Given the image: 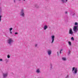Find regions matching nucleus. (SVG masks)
Returning a JSON list of instances; mask_svg holds the SVG:
<instances>
[{
  "mask_svg": "<svg viewBox=\"0 0 78 78\" xmlns=\"http://www.w3.org/2000/svg\"><path fill=\"white\" fill-rule=\"evenodd\" d=\"M20 16L24 17H25V12L23 9H22L20 12Z\"/></svg>",
  "mask_w": 78,
  "mask_h": 78,
  "instance_id": "f257e3e1",
  "label": "nucleus"
},
{
  "mask_svg": "<svg viewBox=\"0 0 78 78\" xmlns=\"http://www.w3.org/2000/svg\"><path fill=\"white\" fill-rule=\"evenodd\" d=\"M13 42H14V41L13 40L12 38H9L8 40V43L10 45H12V43H13Z\"/></svg>",
  "mask_w": 78,
  "mask_h": 78,
  "instance_id": "f03ea898",
  "label": "nucleus"
},
{
  "mask_svg": "<svg viewBox=\"0 0 78 78\" xmlns=\"http://www.w3.org/2000/svg\"><path fill=\"white\" fill-rule=\"evenodd\" d=\"M74 72H73V73L75 74H76V73H77V72H78V69L77 68H76L75 67H73L72 69V71H74Z\"/></svg>",
  "mask_w": 78,
  "mask_h": 78,
  "instance_id": "7ed1b4c3",
  "label": "nucleus"
},
{
  "mask_svg": "<svg viewBox=\"0 0 78 78\" xmlns=\"http://www.w3.org/2000/svg\"><path fill=\"white\" fill-rule=\"evenodd\" d=\"M2 8L0 7V22H1V20H2V16L1 15V13H2Z\"/></svg>",
  "mask_w": 78,
  "mask_h": 78,
  "instance_id": "20e7f679",
  "label": "nucleus"
},
{
  "mask_svg": "<svg viewBox=\"0 0 78 78\" xmlns=\"http://www.w3.org/2000/svg\"><path fill=\"white\" fill-rule=\"evenodd\" d=\"M51 38L52 39L51 43V44H53V42H54V41H55V36L54 35L51 36Z\"/></svg>",
  "mask_w": 78,
  "mask_h": 78,
  "instance_id": "39448f33",
  "label": "nucleus"
},
{
  "mask_svg": "<svg viewBox=\"0 0 78 78\" xmlns=\"http://www.w3.org/2000/svg\"><path fill=\"white\" fill-rule=\"evenodd\" d=\"M48 55H51V50L48 49L47 50V51Z\"/></svg>",
  "mask_w": 78,
  "mask_h": 78,
  "instance_id": "423d86ee",
  "label": "nucleus"
},
{
  "mask_svg": "<svg viewBox=\"0 0 78 78\" xmlns=\"http://www.w3.org/2000/svg\"><path fill=\"white\" fill-rule=\"evenodd\" d=\"M3 76L4 78H6L8 76V73H3Z\"/></svg>",
  "mask_w": 78,
  "mask_h": 78,
  "instance_id": "0eeeda50",
  "label": "nucleus"
},
{
  "mask_svg": "<svg viewBox=\"0 0 78 78\" xmlns=\"http://www.w3.org/2000/svg\"><path fill=\"white\" fill-rule=\"evenodd\" d=\"M73 31H72V29H70L69 30V34H71V35H73Z\"/></svg>",
  "mask_w": 78,
  "mask_h": 78,
  "instance_id": "6e6552de",
  "label": "nucleus"
},
{
  "mask_svg": "<svg viewBox=\"0 0 78 78\" xmlns=\"http://www.w3.org/2000/svg\"><path fill=\"white\" fill-rule=\"evenodd\" d=\"M47 28H48V26H44V30H45L47 29Z\"/></svg>",
  "mask_w": 78,
  "mask_h": 78,
  "instance_id": "1a4fd4ad",
  "label": "nucleus"
},
{
  "mask_svg": "<svg viewBox=\"0 0 78 78\" xmlns=\"http://www.w3.org/2000/svg\"><path fill=\"white\" fill-rule=\"evenodd\" d=\"M36 72L38 73H40V70H39V69H37Z\"/></svg>",
  "mask_w": 78,
  "mask_h": 78,
  "instance_id": "9d476101",
  "label": "nucleus"
},
{
  "mask_svg": "<svg viewBox=\"0 0 78 78\" xmlns=\"http://www.w3.org/2000/svg\"><path fill=\"white\" fill-rule=\"evenodd\" d=\"M35 7H36V8H39V5H35Z\"/></svg>",
  "mask_w": 78,
  "mask_h": 78,
  "instance_id": "9b49d317",
  "label": "nucleus"
},
{
  "mask_svg": "<svg viewBox=\"0 0 78 78\" xmlns=\"http://www.w3.org/2000/svg\"><path fill=\"white\" fill-rule=\"evenodd\" d=\"M68 44L70 46L72 45V43H71V42L70 41H68Z\"/></svg>",
  "mask_w": 78,
  "mask_h": 78,
  "instance_id": "f8f14e48",
  "label": "nucleus"
},
{
  "mask_svg": "<svg viewBox=\"0 0 78 78\" xmlns=\"http://www.w3.org/2000/svg\"><path fill=\"white\" fill-rule=\"evenodd\" d=\"M61 2H62V3H64L65 2V1L66 0H61Z\"/></svg>",
  "mask_w": 78,
  "mask_h": 78,
  "instance_id": "ddd939ff",
  "label": "nucleus"
},
{
  "mask_svg": "<svg viewBox=\"0 0 78 78\" xmlns=\"http://www.w3.org/2000/svg\"><path fill=\"white\" fill-rule=\"evenodd\" d=\"M50 69L51 70V69H52V64H50Z\"/></svg>",
  "mask_w": 78,
  "mask_h": 78,
  "instance_id": "4468645a",
  "label": "nucleus"
},
{
  "mask_svg": "<svg viewBox=\"0 0 78 78\" xmlns=\"http://www.w3.org/2000/svg\"><path fill=\"white\" fill-rule=\"evenodd\" d=\"M62 60H63V61H66V58H65L63 57L62 58Z\"/></svg>",
  "mask_w": 78,
  "mask_h": 78,
  "instance_id": "2eb2a0df",
  "label": "nucleus"
},
{
  "mask_svg": "<svg viewBox=\"0 0 78 78\" xmlns=\"http://www.w3.org/2000/svg\"><path fill=\"white\" fill-rule=\"evenodd\" d=\"M70 54V51H69L68 53V55H69Z\"/></svg>",
  "mask_w": 78,
  "mask_h": 78,
  "instance_id": "dca6fc26",
  "label": "nucleus"
},
{
  "mask_svg": "<svg viewBox=\"0 0 78 78\" xmlns=\"http://www.w3.org/2000/svg\"><path fill=\"white\" fill-rule=\"evenodd\" d=\"M75 25H78V23L75 22L74 24Z\"/></svg>",
  "mask_w": 78,
  "mask_h": 78,
  "instance_id": "f3484780",
  "label": "nucleus"
},
{
  "mask_svg": "<svg viewBox=\"0 0 78 78\" xmlns=\"http://www.w3.org/2000/svg\"><path fill=\"white\" fill-rule=\"evenodd\" d=\"M71 40L72 41H74V38H73V37H72L71 38Z\"/></svg>",
  "mask_w": 78,
  "mask_h": 78,
  "instance_id": "a211bd4d",
  "label": "nucleus"
},
{
  "mask_svg": "<svg viewBox=\"0 0 78 78\" xmlns=\"http://www.w3.org/2000/svg\"><path fill=\"white\" fill-rule=\"evenodd\" d=\"M12 30V28H11L9 29V30L10 31H11V30Z\"/></svg>",
  "mask_w": 78,
  "mask_h": 78,
  "instance_id": "6ab92c4d",
  "label": "nucleus"
},
{
  "mask_svg": "<svg viewBox=\"0 0 78 78\" xmlns=\"http://www.w3.org/2000/svg\"><path fill=\"white\" fill-rule=\"evenodd\" d=\"M7 58H10V56H9V55H7Z\"/></svg>",
  "mask_w": 78,
  "mask_h": 78,
  "instance_id": "aec40b11",
  "label": "nucleus"
},
{
  "mask_svg": "<svg viewBox=\"0 0 78 78\" xmlns=\"http://www.w3.org/2000/svg\"><path fill=\"white\" fill-rule=\"evenodd\" d=\"M5 61H6V62H8V60L7 59H5Z\"/></svg>",
  "mask_w": 78,
  "mask_h": 78,
  "instance_id": "412c9836",
  "label": "nucleus"
},
{
  "mask_svg": "<svg viewBox=\"0 0 78 78\" xmlns=\"http://www.w3.org/2000/svg\"><path fill=\"white\" fill-rule=\"evenodd\" d=\"M15 34H16H16H18V33H17V32H16Z\"/></svg>",
  "mask_w": 78,
  "mask_h": 78,
  "instance_id": "4be33fe9",
  "label": "nucleus"
},
{
  "mask_svg": "<svg viewBox=\"0 0 78 78\" xmlns=\"http://www.w3.org/2000/svg\"><path fill=\"white\" fill-rule=\"evenodd\" d=\"M69 75H67L66 77L65 78H67L69 77Z\"/></svg>",
  "mask_w": 78,
  "mask_h": 78,
  "instance_id": "5701e85b",
  "label": "nucleus"
},
{
  "mask_svg": "<svg viewBox=\"0 0 78 78\" xmlns=\"http://www.w3.org/2000/svg\"><path fill=\"white\" fill-rule=\"evenodd\" d=\"M37 44H36L35 45V47H37Z\"/></svg>",
  "mask_w": 78,
  "mask_h": 78,
  "instance_id": "b1692460",
  "label": "nucleus"
},
{
  "mask_svg": "<svg viewBox=\"0 0 78 78\" xmlns=\"http://www.w3.org/2000/svg\"><path fill=\"white\" fill-rule=\"evenodd\" d=\"M0 61H3V60L2 59H0Z\"/></svg>",
  "mask_w": 78,
  "mask_h": 78,
  "instance_id": "393cba45",
  "label": "nucleus"
},
{
  "mask_svg": "<svg viewBox=\"0 0 78 78\" xmlns=\"http://www.w3.org/2000/svg\"><path fill=\"white\" fill-rule=\"evenodd\" d=\"M65 14H67V12L66 11L65 12Z\"/></svg>",
  "mask_w": 78,
  "mask_h": 78,
  "instance_id": "a878e982",
  "label": "nucleus"
},
{
  "mask_svg": "<svg viewBox=\"0 0 78 78\" xmlns=\"http://www.w3.org/2000/svg\"><path fill=\"white\" fill-rule=\"evenodd\" d=\"M12 32H11V31H10V33H11V34H12Z\"/></svg>",
  "mask_w": 78,
  "mask_h": 78,
  "instance_id": "bb28decb",
  "label": "nucleus"
},
{
  "mask_svg": "<svg viewBox=\"0 0 78 78\" xmlns=\"http://www.w3.org/2000/svg\"><path fill=\"white\" fill-rule=\"evenodd\" d=\"M71 16H74V15H75V13H74L73 14V15H71Z\"/></svg>",
  "mask_w": 78,
  "mask_h": 78,
  "instance_id": "cd10ccee",
  "label": "nucleus"
},
{
  "mask_svg": "<svg viewBox=\"0 0 78 78\" xmlns=\"http://www.w3.org/2000/svg\"><path fill=\"white\" fill-rule=\"evenodd\" d=\"M63 50V49H61L60 50V51H62Z\"/></svg>",
  "mask_w": 78,
  "mask_h": 78,
  "instance_id": "c85d7f7f",
  "label": "nucleus"
},
{
  "mask_svg": "<svg viewBox=\"0 0 78 78\" xmlns=\"http://www.w3.org/2000/svg\"><path fill=\"white\" fill-rule=\"evenodd\" d=\"M14 3H16V0H14Z\"/></svg>",
  "mask_w": 78,
  "mask_h": 78,
  "instance_id": "c756f323",
  "label": "nucleus"
},
{
  "mask_svg": "<svg viewBox=\"0 0 78 78\" xmlns=\"http://www.w3.org/2000/svg\"><path fill=\"white\" fill-rule=\"evenodd\" d=\"M60 53V54H61V51H60V53Z\"/></svg>",
  "mask_w": 78,
  "mask_h": 78,
  "instance_id": "7c9ffc66",
  "label": "nucleus"
},
{
  "mask_svg": "<svg viewBox=\"0 0 78 78\" xmlns=\"http://www.w3.org/2000/svg\"><path fill=\"white\" fill-rule=\"evenodd\" d=\"M57 54H58V55H59V54L58 53V52H57Z\"/></svg>",
  "mask_w": 78,
  "mask_h": 78,
  "instance_id": "2f4dec72",
  "label": "nucleus"
},
{
  "mask_svg": "<svg viewBox=\"0 0 78 78\" xmlns=\"http://www.w3.org/2000/svg\"><path fill=\"white\" fill-rule=\"evenodd\" d=\"M68 0H66V1L67 2V1Z\"/></svg>",
  "mask_w": 78,
  "mask_h": 78,
  "instance_id": "473e14b6",
  "label": "nucleus"
},
{
  "mask_svg": "<svg viewBox=\"0 0 78 78\" xmlns=\"http://www.w3.org/2000/svg\"><path fill=\"white\" fill-rule=\"evenodd\" d=\"M19 0V1H20V0Z\"/></svg>",
  "mask_w": 78,
  "mask_h": 78,
  "instance_id": "72a5a7b5",
  "label": "nucleus"
},
{
  "mask_svg": "<svg viewBox=\"0 0 78 78\" xmlns=\"http://www.w3.org/2000/svg\"><path fill=\"white\" fill-rule=\"evenodd\" d=\"M24 0V1H25V0Z\"/></svg>",
  "mask_w": 78,
  "mask_h": 78,
  "instance_id": "f704fd0d",
  "label": "nucleus"
}]
</instances>
